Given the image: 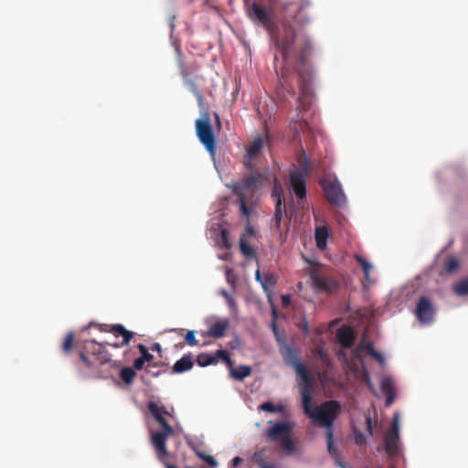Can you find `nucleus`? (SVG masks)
Returning <instances> with one entry per match:
<instances>
[{"instance_id": "obj_1", "label": "nucleus", "mask_w": 468, "mask_h": 468, "mask_svg": "<svg viewBox=\"0 0 468 468\" xmlns=\"http://www.w3.org/2000/svg\"><path fill=\"white\" fill-rule=\"evenodd\" d=\"M275 44L282 56V66L276 69L279 78L278 90H282L294 96L293 74L296 73L298 76L300 94L295 114L290 121V127L299 132L307 124L304 114L310 110L315 97L313 90L314 72L309 63L312 42L307 36L297 35L293 27H286L282 37L275 39Z\"/></svg>"}, {"instance_id": "obj_2", "label": "nucleus", "mask_w": 468, "mask_h": 468, "mask_svg": "<svg viewBox=\"0 0 468 468\" xmlns=\"http://www.w3.org/2000/svg\"><path fill=\"white\" fill-rule=\"evenodd\" d=\"M266 177L260 173H253L241 180L232 184L229 187L233 194L238 197L237 203L239 207L240 215L247 219L250 218L251 211L255 208L256 200L254 199L255 192L264 185ZM246 234L253 236L255 231L248 220L245 228Z\"/></svg>"}, {"instance_id": "obj_3", "label": "nucleus", "mask_w": 468, "mask_h": 468, "mask_svg": "<svg viewBox=\"0 0 468 468\" xmlns=\"http://www.w3.org/2000/svg\"><path fill=\"white\" fill-rule=\"evenodd\" d=\"M303 412L308 415L316 425L323 426L325 431H333L334 422L340 414L341 406L336 400H327L312 408V383L300 388Z\"/></svg>"}, {"instance_id": "obj_4", "label": "nucleus", "mask_w": 468, "mask_h": 468, "mask_svg": "<svg viewBox=\"0 0 468 468\" xmlns=\"http://www.w3.org/2000/svg\"><path fill=\"white\" fill-rule=\"evenodd\" d=\"M85 352L80 353V358L85 367L91 370L89 374L96 378H108L112 376L110 369H115L119 365L111 359L110 354L105 350L104 344L95 340L85 342Z\"/></svg>"}, {"instance_id": "obj_5", "label": "nucleus", "mask_w": 468, "mask_h": 468, "mask_svg": "<svg viewBox=\"0 0 468 468\" xmlns=\"http://www.w3.org/2000/svg\"><path fill=\"white\" fill-rule=\"evenodd\" d=\"M147 409L161 427L160 431L151 432L150 441L158 460L165 462V458L169 455L166 448V440L175 433L174 428L165 419V416H171V414L164 406H160L154 401H149Z\"/></svg>"}, {"instance_id": "obj_6", "label": "nucleus", "mask_w": 468, "mask_h": 468, "mask_svg": "<svg viewBox=\"0 0 468 468\" xmlns=\"http://www.w3.org/2000/svg\"><path fill=\"white\" fill-rule=\"evenodd\" d=\"M298 162L299 168L292 170L290 173V186L295 196L298 198L303 199L306 196L305 178L309 171V163L304 154L299 157Z\"/></svg>"}, {"instance_id": "obj_7", "label": "nucleus", "mask_w": 468, "mask_h": 468, "mask_svg": "<svg viewBox=\"0 0 468 468\" xmlns=\"http://www.w3.org/2000/svg\"><path fill=\"white\" fill-rule=\"evenodd\" d=\"M195 125L197 138L204 144L207 151L213 155L216 150V138L208 114L206 113L201 119H197Z\"/></svg>"}, {"instance_id": "obj_8", "label": "nucleus", "mask_w": 468, "mask_h": 468, "mask_svg": "<svg viewBox=\"0 0 468 468\" xmlns=\"http://www.w3.org/2000/svg\"><path fill=\"white\" fill-rule=\"evenodd\" d=\"M327 201L336 207H342L346 203V197L340 182L336 178L326 177L321 182Z\"/></svg>"}, {"instance_id": "obj_9", "label": "nucleus", "mask_w": 468, "mask_h": 468, "mask_svg": "<svg viewBox=\"0 0 468 468\" xmlns=\"http://www.w3.org/2000/svg\"><path fill=\"white\" fill-rule=\"evenodd\" d=\"M284 363L294 368L295 373L301 378V387L312 383L310 374L303 364H302L297 353L289 346L284 347L282 352Z\"/></svg>"}, {"instance_id": "obj_10", "label": "nucleus", "mask_w": 468, "mask_h": 468, "mask_svg": "<svg viewBox=\"0 0 468 468\" xmlns=\"http://www.w3.org/2000/svg\"><path fill=\"white\" fill-rule=\"evenodd\" d=\"M384 450L389 458H394L399 451V415L395 414L392 423L384 436Z\"/></svg>"}, {"instance_id": "obj_11", "label": "nucleus", "mask_w": 468, "mask_h": 468, "mask_svg": "<svg viewBox=\"0 0 468 468\" xmlns=\"http://www.w3.org/2000/svg\"><path fill=\"white\" fill-rule=\"evenodd\" d=\"M310 280L316 292L332 293L338 289V282L327 276H324L318 270L313 269L310 271Z\"/></svg>"}, {"instance_id": "obj_12", "label": "nucleus", "mask_w": 468, "mask_h": 468, "mask_svg": "<svg viewBox=\"0 0 468 468\" xmlns=\"http://www.w3.org/2000/svg\"><path fill=\"white\" fill-rule=\"evenodd\" d=\"M248 15L252 21L261 23L266 28H271L273 26L272 11L259 3H251L248 9Z\"/></svg>"}, {"instance_id": "obj_13", "label": "nucleus", "mask_w": 468, "mask_h": 468, "mask_svg": "<svg viewBox=\"0 0 468 468\" xmlns=\"http://www.w3.org/2000/svg\"><path fill=\"white\" fill-rule=\"evenodd\" d=\"M435 307L431 299L427 296H421L416 306L415 315L420 324H430L435 316Z\"/></svg>"}, {"instance_id": "obj_14", "label": "nucleus", "mask_w": 468, "mask_h": 468, "mask_svg": "<svg viewBox=\"0 0 468 468\" xmlns=\"http://www.w3.org/2000/svg\"><path fill=\"white\" fill-rule=\"evenodd\" d=\"M295 424L291 421H279L266 431V437L271 441H280L292 434Z\"/></svg>"}, {"instance_id": "obj_15", "label": "nucleus", "mask_w": 468, "mask_h": 468, "mask_svg": "<svg viewBox=\"0 0 468 468\" xmlns=\"http://www.w3.org/2000/svg\"><path fill=\"white\" fill-rule=\"evenodd\" d=\"M229 327V321L227 318L218 320L212 324L207 332V335L213 338H221L225 335L226 331Z\"/></svg>"}, {"instance_id": "obj_16", "label": "nucleus", "mask_w": 468, "mask_h": 468, "mask_svg": "<svg viewBox=\"0 0 468 468\" xmlns=\"http://www.w3.org/2000/svg\"><path fill=\"white\" fill-rule=\"evenodd\" d=\"M336 337L344 348H349L354 343V331L351 327L342 326L340 329H338Z\"/></svg>"}, {"instance_id": "obj_17", "label": "nucleus", "mask_w": 468, "mask_h": 468, "mask_svg": "<svg viewBox=\"0 0 468 468\" xmlns=\"http://www.w3.org/2000/svg\"><path fill=\"white\" fill-rule=\"evenodd\" d=\"M104 331L112 332L115 335H120L122 336V342L121 344H113L112 345L114 348H118L122 346H128L131 339L133 336V334L124 328L122 324H113L111 326V329H103Z\"/></svg>"}, {"instance_id": "obj_18", "label": "nucleus", "mask_w": 468, "mask_h": 468, "mask_svg": "<svg viewBox=\"0 0 468 468\" xmlns=\"http://www.w3.org/2000/svg\"><path fill=\"white\" fill-rule=\"evenodd\" d=\"M380 388L382 392L386 395V405L390 406L394 402L395 389L393 380L389 377H384L381 379Z\"/></svg>"}, {"instance_id": "obj_19", "label": "nucleus", "mask_w": 468, "mask_h": 468, "mask_svg": "<svg viewBox=\"0 0 468 468\" xmlns=\"http://www.w3.org/2000/svg\"><path fill=\"white\" fill-rule=\"evenodd\" d=\"M193 361L191 356L185 355L183 356L179 360H177L174 367H173V372L174 373H183L186 372L193 367Z\"/></svg>"}, {"instance_id": "obj_20", "label": "nucleus", "mask_w": 468, "mask_h": 468, "mask_svg": "<svg viewBox=\"0 0 468 468\" xmlns=\"http://www.w3.org/2000/svg\"><path fill=\"white\" fill-rule=\"evenodd\" d=\"M275 213H274V223L275 227L280 229L282 220L283 217L286 215V207H285V200L282 201L281 198L275 202Z\"/></svg>"}, {"instance_id": "obj_21", "label": "nucleus", "mask_w": 468, "mask_h": 468, "mask_svg": "<svg viewBox=\"0 0 468 468\" xmlns=\"http://www.w3.org/2000/svg\"><path fill=\"white\" fill-rule=\"evenodd\" d=\"M263 148V140L261 136L253 139L250 145L247 148V155L250 159L256 157Z\"/></svg>"}, {"instance_id": "obj_22", "label": "nucleus", "mask_w": 468, "mask_h": 468, "mask_svg": "<svg viewBox=\"0 0 468 468\" xmlns=\"http://www.w3.org/2000/svg\"><path fill=\"white\" fill-rule=\"evenodd\" d=\"M251 374V367L249 366H239L236 368L230 367V376L236 380H243Z\"/></svg>"}, {"instance_id": "obj_23", "label": "nucleus", "mask_w": 468, "mask_h": 468, "mask_svg": "<svg viewBox=\"0 0 468 468\" xmlns=\"http://www.w3.org/2000/svg\"><path fill=\"white\" fill-rule=\"evenodd\" d=\"M328 238V230L325 227H319L315 230V241L319 249L326 247V240Z\"/></svg>"}, {"instance_id": "obj_24", "label": "nucleus", "mask_w": 468, "mask_h": 468, "mask_svg": "<svg viewBox=\"0 0 468 468\" xmlns=\"http://www.w3.org/2000/svg\"><path fill=\"white\" fill-rule=\"evenodd\" d=\"M239 250L246 258H254L256 256L254 249L248 243L245 235L239 239Z\"/></svg>"}, {"instance_id": "obj_25", "label": "nucleus", "mask_w": 468, "mask_h": 468, "mask_svg": "<svg viewBox=\"0 0 468 468\" xmlns=\"http://www.w3.org/2000/svg\"><path fill=\"white\" fill-rule=\"evenodd\" d=\"M355 259L361 265V267L363 268V271H364V275H365V280L367 282H371L369 272L372 270L373 266L366 259H364L359 254H356L355 255Z\"/></svg>"}, {"instance_id": "obj_26", "label": "nucleus", "mask_w": 468, "mask_h": 468, "mask_svg": "<svg viewBox=\"0 0 468 468\" xmlns=\"http://www.w3.org/2000/svg\"><path fill=\"white\" fill-rule=\"evenodd\" d=\"M197 363L200 367H207L209 365H213L217 363V357L214 355H210L207 353H201L197 357Z\"/></svg>"}, {"instance_id": "obj_27", "label": "nucleus", "mask_w": 468, "mask_h": 468, "mask_svg": "<svg viewBox=\"0 0 468 468\" xmlns=\"http://www.w3.org/2000/svg\"><path fill=\"white\" fill-rule=\"evenodd\" d=\"M136 373L132 367H126L120 371V378L127 385H131L133 382Z\"/></svg>"}, {"instance_id": "obj_28", "label": "nucleus", "mask_w": 468, "mask_h": 468, "mask_svg": "<svg viewBox=\"0 0 468 468\" xmlns=\"http://www.w3.org/2000/svg\"><path fill=\"white\" fill-rule=\"evenodd\" d=\"M453 292L456 295H468V278L461 280L453 285Z\"/></svg>"}, {"instance_id": "obj_29", "label": "nucleus", "mask_w": 468, "mask_h": 468, "mask_svg": "<svg viewBox=\"0 0 468 468\" xmlns=\"http://www.w3.org/2000/svg\"><path fill=\"white\" fill-rule=\"evenodd\" d=\"M73 343H74V334L72 332H70L66 335V337L62 343V346H61V349L64 354H69L70 352V350L73 347Z\"/></svg>"}, {"instance_id": "obj_30", "label": "nucleus", "mask_w": 468, "mask_h": 468, "mask_svg": "<svg viewBox=\"0 0 468 468\" xmlns=\"http://www.w3.org/2000/svg\"><path fill=\"white\" fill-rule=\"evenodd\" d=\"M283 409L284 408L282 405H274L271 401H267V402H264L261 405H260V410L268 411V412H271V413L282 412L283 410Z\"/></svg>"}, {"instance_id": "obj_31", "label": "nucleus", "mask_w": 468, "mask_h": 468, "mask_svg": "<svg viewBox=\"0 0 468 468\" xmlns=\"http://www.w3.org/2000/svg\"><path fill=\"white\" fill-rule=\"evenodd\" d=\"M214 356L217 357V361L218 359H221L222 361H224L227 364V366L229 367H232L233 363H232V360H231V358L229 356V351L223 350V349H219V350L216 351Z\"/></svg>"}, {"instance_id": "obj_32", "label": "nucleus", "mask_w": 468, "mask_h": 468, "mask_svg": "<svg viewBox=\"0 0 468 468\" xmlns=\"http://www.w3.org/2000/svg\"><path fill=\"white\" fill-rule=\"evenodd\" d=\"M334 431H325V437L327 442V450L331 455H336L337 450L334 445Z\"/></svg>"}, {"instance_id": "obj_33", "label": "nucleus", "mask_w": 468, "mask_h": 468, "mask_svg": "<svg viewBox=\"0 0 468 468\" xmlns=\"http://www.w3.org/2000/svg\"><path fill=\"white\" fill-rule=\"evenodd\" d=\"M271 197L273 198V200L275 202H277V200L279 198H281V200H282V201L285 200L284 196H283V189H282V186L277 182V180H275V182H274L273 189L271 192Z\"/></svg>"}, {"instance_id": "obj_34", "label": "nucleus", "mask_w": 468, "mask_h": 468, "mask_svg": "<svg viewBox=\"0 0 468 468\" xmlns=\"http://www.w3.org/2000/svg\"><path fill=\"white\" fill-rule=\"evenodd\" d=\"M459 267V261L456 258L450 257L445 262L444 270L448 273L454 272Z\"/></svg>"}, {"instance_id": "obj_35", "label": "nucleus", "mask_w": 468, "mask_h": 468, "mask_svg": "<svg viewBox=\"0 0 468 468\" xmlns=\"http://www.w3.org/2000/svg\"><path fill=\"white\" fill-rule=\"evenodd\" d=\"M197 455L198 456V458H200L206 463H207L210 467H216L218 465V462L211 455H207V454H206V453H204L202 452H197Z\"/></svg>"}, {"instance_id": "obj_36", "label": "nucleus", "mask_w": 468, "mask_h": 468, "mask_svg": "<svg viewBox=\"0 0 468 468\" xmlns=\"http://www.w3.org/2000/svg\"><path fill=\"white\" fill-rule=\"evenodd\" d=\"M261 284L263 290L267 292L270 286H273L275 284V280L271 275L265 274Z\"/></svg>"}, {"instance_id": "obj_37", "label": "nucleus", "mask_w": 468, "mask_h": 468, "mask_svg": "<svg viewBox=\"0 0 468 468\" xmlns=\"http://www.w3.org/2000/svg\"><path fill=\"white\" fill-rule=\"evenodd\" d=\"M280 442L285 451L292 452L294 450V443L291 438V435H288L286 438L280 441Z\"/></svg>"}, {"instance_id": "obj_38", "label": "nucleus", "mask_w": 468, "mask_h": 468, "mask_svg": "<svg viewBox=\"0 0 468 468\" xmlns=\"http://www.w3.org/2000/svg\"><path fill=\"white\" fill-rule=\"evenodd\" d=\"M138 349L142 354L141 357L145 359L147 362H151L154 359V356L148 352V349L144 345L139 344Z\"/></svg>"}, {"instance_id": "obj_39", "label": "nucleus", "mask_w": 468, "mask_h": 468, "mask_svg": "<svg viewBox=\"0 0 468 468\" xmlns=\"http://www.w3.org/2000/svg\"><path fill=\"white\" fill-rule=\"evenodd\" d=\"M176 53H177L176 59H177V63H178V66H179V69H180V72H181L183 77H186V73L185 64H184L182 54H181V51H180L179 48H176Z\"/></svg>"}, {"instance_id": "obj_40", "label": "nucleus", "mask_w": 468, "mask_h": 468, "mask_svg": "<svg viewBox=\"0 0 468 468\" xmlns=\"http://www.w3.org/2000/svg\"><path fill=\"white\" fill-rule=\"evenodd\" d=\"M185 340L189 346L197 345L194 331H188L185 336Z\"/></svg>"}, {"instance_id": "obj_41", "label": "nucleus", "mask_w": 468, "mask_h": 468, "mask_svg": "<svg viewBox=\"0 0 468 468\" xmlns=\"http://www.w3.org/2000/svg\"><path fill=\"white\" fill-rule=\"evenodd\" d=\"M253 461L261 468L262 464L266 465L267 463L262 459L261 452H255L252 457Z\"/></svg>"}, {"instance_id": "obj_42", "label": "nucleus", "mask_w": 468, "mask_h": 468, "mask_svg": "<svg viewBox=\"0 0 468 468\" xmlns=\"http://www.w3.org/2000/svg\"><path fill=\"white\" fill-rule=\"evenodd\" d=\"M355 442L357 444V445H362L366 442V437L363 433L361 432H356L355 433Z\"/></svg>"}, {"instance_id": "obj_43", "label": "nucleus", "mask_w": 468, "mask_h": 468, "mask_svg": "<svg viewBox=\"0 0 468 468\" xmlns=\"http://www.w3.org/2000/svg\"><path fill=\"white\" fill-rule=\"evenodd\" d=\"M145 362L147 361L140 356L134 360L133 367L134 368L140 370L144 367Z\"/></svg>"}, {"instance_id": "obj_44", "label": "nucleus", "mask_w": 468, "mask_h": 468, "mask_svg": "<svg viewBox=\"0 0 468 468\" xmlns=\"http://www.w3.org/2000/svg\"><path fill=\"white\" fill-rule=\"evenodd\" d=\"M317 355L324 363H326L328 361V356L324 348H318Z\"/></svg>"}, {"instance_id": "obj_45", "label": "nucleus", "mask_w": 468, "mask_h": 468, "mask_svg": "<svg viewBox=\"0 0 468 468\" xmlns=\"http://www.w3.org/2000/svg\"><path fill=\"white\" fill-rule=\"evenodd\" d=\"M193 92L196 95L198 103L201 105L203 102V96L202 94L197 90V88L193 85Z\"/></svg>"}, {"instance_id": "obj_46", "label": "nucleus", "mask_w": 468, "mask_h": 468, "mask_svg": "<svg viewBox=\"0 0 468 468\" xmlns=\"http://www.w3.org/2000/svg\"><path fill=\"white\" fill-rule=\"evenodd\" d=\"M371 356L381 363L384 361L383 356L376 350L371 354Z\"/></svg>"}, {"instance_id": "obj_47", "label": "nucleus", "mask_w": 468, "mask_h": 468, "mask_svg": "<svg viewBox=\"0 0 468 468\" xmlns=\"http://www.w3.org/2000/svg\"><path fill=\"white\" fill-rule=\"evenodd\" d=\"M243 462V459L241 457H235L232 459V465L233 467L239 466Z\"/></svg>"}, {"instance_id": "obj_48", "label": "nucleus", "mask_w": 468, "mask_h": 468, "mask_svg": "<svg viewBox=\"0 0 468 468\" xmlns=\"http://www.w3.org/2000/svg\"><path fill=\"white\" fill-rule=\"evenodd\" d=\"M365 349L371 355L375 349H374V346L371 343H367L365 346Z\"/></svg>"}, {"instance_id": "obj_49", "label": "nucleus", "mask_w": 468, "mask_h": 468, "mask_svg": "<svg viewBox=\"0 0 468 468\" xmlns=\"http://www.w3.org/2000/svg\"><path fill=\"white\" fill-rule=\"evenodd\" d=\"M255 279L257 282H262V277H261V271L260 269H258L256 271H255Z\"/></svg>"}, {"instance_id": "obj_50", "label": "nucleus", "mask_w": 468, "mask_h": 468, "mask_svg": "<svg viewBox=\"0 0 468 468\" xmlns=\"http://www.w3.org/2000/svg\"><path fill=\"white\" fill-rule=\"evenodd\" d=\"M302 330L303 331V333L305 335H308L310 330H309V326H308V324L307 322H303V325H302Z\"/></svg>"}, {"instance_id": "obj_51", "label": "nucleus", "mask_w": 468, "mask_h": 468, "mask_svg": "<svg viewBox=\"0 0 468 468\" xmlns=\"http://www.w3.org/2000/svg\"><path fill=\"white\" fill-rule=\"evenodd\" d=\"M272 330H273V333H274V335H275V336H276L277 340H278V341H280V340H281V337H280V335H279V332H278V329H277V326H276V324H272Z\"/></svg>"}, {"instance_id": "obj_52", "label": "nucleus", "mask_w": 468, "mask_h": 468, "mask_svg": "<svg viewBox=\"0 0 468 468\" xmlns=\"http://www.w3.org/2000/svg\"><path fill=\"white\" fill-rule=\"evenodd\" d=\"M367 431L372 435V422H371V419L370 418L367 419Z\"/></svg>"}, {"instance_id": "obj_53", "label": "nucleus", "mask_w": 468, "mask_h": 468, "mask_svg": "<svg viewBox=\"0 0 468 468\" xmlns=\"http://www.w3.org/2000/svg\"><path fill=\"white\" fill-rule=\"evenodd\" d=\"M152 350L161 352L162 348H161L160 344H158V343L154 344L152 346Z\"/></svg>"}, {"instance_id": "obj_54", "label": "nucleus", "mask_w": 468, "mask_h": 468, "mask_svg": "<svg viewBox=\"0 0 468 468\" xmlns=\"http://www.w3.org/2000/svg\"><path fill=\"white\" fill-rule=\"evenodd\" d=\"M146 371L154 377H157L160 374L159 372L152 371L150 368H147Z\"/></svg>"}, {"instance_id": "obj_55", "label": "nucleus", "mask_w": 468, "mask_h": 468, "mask_svg": "<svg viewBox=\"0 0 468 468\" xmlns=\"http://www.w3.org/2000/svg\"><path fill=\"white\" fill-rule=\"evenodd\" d=\"M214 115H215L216 122L218 123V126L220 127L221 123H220L219 115L218 113H215Z\"/></svg>"}, {"instance_id": "obj_56", "label": "nucleus", "mask_w": 468, "mask_h": 468, "mask_svg": "<svg viewBox=\"0 0 468 468\" xmlns=\"http://www.w3.org/2000/svg\"><path fill=\"white\" fill-rule=\"evenodd\" d=\"M290 302L289 296H282V303L286 304Z\"/></svg>"}, {"instance_id": "obj_57", "label": "nucleus", "mask_w": 468, "mask_h": 468, "mask_svg": "<svg viewBox=\"0 0 468 468\" xmlns=\"http://www.w3.org/2000/svg\"><path fill=\"white\" fill-rule=\"evenodd\" d=\"M165 459H167V457ZM163 463L165 464L166 468H177V467H176V466H174L172 464L166 463V460H165V462H163Z\"/></svg>"}, {"instance_id": "obj_58", "label": "nucleus", "mask_w": 468, "mask_h": 468, "mask_svg": "<svg viewBox=\"0 0 468 468\" xmlns=\"http://www.w3.org/2000/svg\"><path fill=\"white\" fill-rule=\"evenodd\" d=\"M261 468H276L273 464H269L267 463L266 465H263L262 464V467Z\"/></svg>"}, {"instance_id": "obj_59", "label": "nucleus", "mask_w": 468, "mask_h": 468, "mask_svg": "<svg viewBox=\"0 0 468 468\" xmlns=\"http://www.w3.org/2000/svg\"><path fill=\"white\" fill-rule=\"evenodd\" d=\"M222 238H223V239H225L227 238V231L226 230L222 231Z\"/></svg>"}, {"instance_id": "obj_60", "label": "nucleus", "mask_w": 468, "mask_h": 468, "mask_svg": "<svg viewBox=\"0 0 468 468\" xmlns=\"http://www.w3.org/2000/svg\"><path fill=\"white\" fill-rule=\"evenodd\" d=\"M233 300L229 299V304H232Z\"/></svg>"}, {"instance_id": "obj_61", "label": "nucleus", "mask_w": 468, "mask_h": 468, "mask_svg": "<svg viewBox=\"0 0 468 468\" xmlns=\"http://www.w3.org/2000/svg\"><path fill=\"white\" fill-rule=\"evenodd\" d=\"M186 468H195V467H191V466H186Z\"/></svg>"}]
</instances>
